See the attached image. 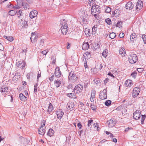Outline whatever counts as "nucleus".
I'll list each match as a JSON object with an SVG mask.
<instances>
[{"mask_svg": "<svg viewBox=\"0 0 146 146\" xmlns=\"http://www.w3.org/2000/svg\"><path fill=\"white\" fill-rule=\"evenodd\" d=\"M140 114L141 112L139 110H136L133 113V117L135 120L139 119L140 117Z\"/></svg>", "mask_w": 146, "mask_h": 146, "instance_id": "6e6552de", "label": "nucleus"}, {"mask_svg": "<svg viewBox=\"0 0 146 146\" xmlns=\"http://www.w3.org/2000/svg\"><path fill=\"white\" fill-rule=\"evenodd\" d=\"M106 141V140H105V139H103V140H102V141H101L100 142V143L102 144V143H103L105 142Z\"/></svg>", "mask_w": 146, "mask_h": 146, "instance_id": "338daca9", "label": "nucleus"}, {"mask_svg": "<svg viewBox=\"0 0 146 146\" xmlns=\"http://www.w3.org/2000/svg\"><path fill=\"white\" fill-rule=\"evenodd\" d=\"M37 14L38 12L37 11L35 10H33L30 13V17L31 19L37 16Z\"/></svg>", "mask_w": 146, "mask_h": 146, "instance_id": "f8f14e48", "label": "nucleus"}, {"mask_svg": "<svg viewBox=\"0 0 146 146\" xmlns=\"http://www.w3.org/2000/svg\"><path fill=\"white\" fill-rule=\"evenodd\" d=\"M109 35V37L111 39H113L116 36L115 34L113 32L110 33Z\"/></svg>", "mask_w": 146, "mask_h": 146, "instance_id": "473e14b6", "label": "nucleus"}, {"mask_svg": "<svg viewBox=\"0 0 146 146\" xmlns=\"http://www.w3.org/2000/svg\"><path fill=\"white\" fill-rule=\"evenodd\" d=\"M103 67V65L102 64H98L97 66V69L100 70Z\"/></svg>", "mask_w": 146, "mask_h": 146, "instance_id": "4c0bfd02", "label": "nucleus"}, {"mask_svg": "<svg viewBox=\"0 0 146 146\" xmlns=\"http://www.w3.org/2000/svg\"><path fill=\"white\" fill-rule=\"evenodd\" d=\"M94 98L95 97L91 96V97L90 98V100L92 102H94Z\"/></svg>", "mask_w": 146, "mask_h": 146, "instance_id": "680f3d73", "label": "nucleus"}, {"mask_svg": "<svg viewBox=\"0 0 146 146\" xmlns=\"http://www.w3.org/2000/svg\"><path fill=\"white\" fill-rule=\"evenodd\" d=\"M56 114L57 117L60 119L62 117L64 114V113L62 111L60 110L59 111H57Z\"/></svg>", "mask_w": 146, "mask_h": 146, "instance_id": "6ab92c4d", "label": "nucleus"}, {"mask_svg": "<svg viewBox=\"0 0 146 146\" xmlns=\"http://www.w3.org/2000/svg\"><path fill=\"white\" fill-rule=\"evenodd\" d=\"M53 110V107L51 103H50L47 110V111L48 113V114H49Z\"/></svg>", "mask_w": 146, "mask_h": 146, "instance_id": "a878e982", "label": "nucleus"}, {"mask_svg": "<svg viewBox=\"0 0 146 146\" xmlns=\"http://www.w3.org/2000/svg\"><path fill=\"white\" fill-rule=\"evenodd\" d=\"M38 84L37 83H36L35 84L34 87V92L35 93H36L37 91V86H38Z\"/></svg>", "mask_w": 146, "mask_h": 146, "instance_id": "a19ab883", "label": "nucleus"}, {"mask_svg": "<svg viewBox=\"0 0 146 146\" xmlns=\"http://www.w3.org/2000/svg\"><path fill=\"white\" fill-rule=\"evenodd\" d=\"M45 130H44L43 127H40L39 128L38 132L39 134L43 135L45 133Z\"/></svg>", "mask_w": 146, "mask_h": 146, "instance_id": "412c9836", "label": "nucleus"}, {"mask_svg": "<svg viewBox=\"0 0 146 146\" xmlns=\"http://www.w3.org/2000/svg\"><path fill=\"white\" fill-rule=\"evenodd\" d=\"M54 74L56 77H60L61 75V72L59 67H57L55 69Z\"/></svg>", "mask_w": 146, "mask_h": 146, "instance_id": "9b49d317", "label": "nucleus"}, {"mask_svg": "<svg viewBox=\"0 0 146 146\" xmlns=\"http://www.w3.org/2000/svg\"><path fill=\"white\" fill-rule=\"evenodd\" d=\"M142 39H143L144 42L145 44H146V35H143L142 36Z\"/></svg>", "mask_w": 146, "mask_h": 146, "instance_id": "a18cd8bd", "label": "nucleus"}, {"mask_svg": "<svg viewBox=\"0 0 146 146\" xmlns=\"http://www.w3.org/2000/svg\"><path fill=\"white\" fill-rule=\"evenodd\" d=\"M105 22L108 25H110L111 24V20L109 18H108L106 19Z\"/></svg>", "mask_w": 146, "mask_h": 146, "instance_id": "58836bf2", "label": "nucleus"}, {"mask_svg": "<svg viewBox=\"0 0 146 146\" xmlns=\"http://www.w3.org/2000/svg\"><path fill=\"white\" fill-rule=\"evenodd\" d=\"M21 7L19 5H16L13 7V8L16 9H19Z\"/></svg>", "mask_w": 146, "mask_h": 146, "instance_id": "13d9d810", "label": "nucleus"}, {"mask_svg": "<svg viewBox=\"0 0 146 146\" xmlns=\"http://www.w3.org/2000/svg\"><path fill=\"white\" fill-rule=\"evenodd\" d=\"M100 98L101 100H104L107 98V91L104 89L103 91H101L100 94Z\"/></svg>", "mask_w": 146, "mask_h": 146, "instance_id": "0eeeda50", "label": "nucleus"}, {"mask_svg": "<svg viewBox=\"0 0 146 146\" xmlns=\"http://www.w3.org/2000/svg\"><path fill=\"white\" fill-rule=\"evenodd\" d=\"M137 72H134L132 73L131 75L132 77H133L134 79L137 76Z\"/></svg>", "mask_w": 146, "mask_h": 146, "instance_id": "37998d69", "label": "nucleus"}, {"mask_svg": "<svg viewBox=\"0 0 146 146\" xmlns=\"http://www.w3.org/2000/svg\"><path fill=\"white\" fill-rule=\"evenodd\" d=\"M3 37L10 42H12L13 40V37L12 36H4Z\"/></svg>", "mask_w": 146, "mask_h": 146, "instance_id": "c85d7f7f", "label": "nucleus"}, {"mask_svg": "<svg viewBox=\"0 0 146 146\" xmlns=\"http://www.w3.org/2000/svg\"><path fill=\"white\" fill-rule=\"evenodd\" d=\"M22 5L25 9H27L29 8V6L28 4L25 2H23Z\"/></svg>", "mask_w": 146, "mask_h": 146, "instance_id": "cd10ccee", "label": "nucleus"}, {"mask_svg": "<svg viewBox=\"0 0 146 146\" xmlns=\"http://www.w3.org/2000/svg\"><path fill=\"white\" fill-rule=\"evenodd\" d=\"M142 0H138L136 5V9L139 10L143 7Z\"/></svg>", "mask_w": 146, "mask_h": 146, "instance_id": "1a4fd4ad", "label": "nucleus"}, {"mask_svg": "<svg viewBox=\"0 0 146 146\" xmlns=\"http://www.w3.org/2000/svg\"><path fill=\"white\" fill-rule=\"evenodd\" d=\"M54 84L56 88L59 87L61 84V82L59 80H55L54 81Z\"/></svg>", "mask_w": 146, "mask_h": 146, "instance_id": "5701e85b", "label": "nucleus"}, {"mask_svg": "<svg viewBox=\"0 0 146 146\" xmlns=\"http://www.w3.org/2000/svg\"><path fill=\"white\" fill-rule=\"evenodd\" d=\"M26 65V64L25 63L24 61H22V62L21 65L22 69L24 68Z\"/></svg>", "mask_w": 146, "mask_h": 146, "instance_id": "de8ad7c7", "label": "nucleus"}, {"mask_svg": "<svg viewBox=\"0 0 146 146\" xmlns=\"http://www.w3.org/2000/svg\"><path fill=\"white\" fill-rule=\"evenodd\" d=\"M91 108L92 110H96V107L94 105H91Z\"/></svg>", "mask_w": 146, "mask_h": 146, "instance_id": "603ef678", "label": "nucleus"}, {"mask_svg": "<svg viewBox=\"0 0 146 146\" xmlns=\"http://www.w3.org/2000/svg\"><path fill=\"white\" fill-rule=\"evenodd\" d=\"M77 126L80 129H81L82 127V125L80 122L78 123Z\"/></svg>", "mask_w": 146, "mask_h": 146, "instance_id": "052dcab7", "label": "nucleus"}, {"mask_svg": "<svg viewBox=\"0 0 146 146\" xmlns=\"http://www.w3.org/2000/svg\"><path fill=\"white\" fill-rule=\"evenodd\" d=\"M93 120L92 119H90V120H89L88 121V127H90L91 125V123L92 122H93Z\"/></svg>", "mask_w": 146, "mask_h": 146, "instance_id": "49530a36", "label": "nucleus"}, {"mask_svg": "<svg viewBox=\"0 0 146 146\" xmlns=\"http://www.w3.org/2000/svg\"><path fill=\"white\" fill-rule=\"evenodd\" d=\"M83 88V86L79 84L75 86L74 88V92L76 94H78L80 92Z\"/></svg>", "mask_w": 146, "mask_h": 146, "instance_id": "423d86ee", "label": "nucleus"}, {"mask_svg": "<svg viewBox=\"0 0 146 146\" xmlns=\"http://www.w3.org/2000/svg\"><path fill=\"white\" fill-rule=\"evenodd\" d=\"M122 22H119L116 25V26L118 27L119 28H120L121 27H122L121 25H122Z\"/></svg>", "mask_w": 146, "mask_h": 146, "instance_id": "ea45409f", "label": "nucleus"}, {"mask_svg": "<svg viewBox=\"0 0 146 146\" xmlns=\"http://www.w3.org/2000/svg\"><path fill=\"white\" fill-rule=\"evenodd\" d=\"M38 38V36L37 35H35V33H32L31 36L30 38L31 41L33 42H35L36 41Z\"/></svg>", "mask_w": 146, "mask_h": 146, "instance_id": "dca6fc26", "label": "nucleus"}, {"mask_svg": "<svg viewBox=\"0 0 146 146\" xmlns=\"http://www.w3.org/2000/svg\"><path fill=\"white\" fill-rule=\"evenodd\" d=\"M98 124V123H96V124L95 123L94 124V129L97 128V127L99 126Z\"/></svg>", "mask_w": 146, "mask_h": 146, "instance_id": "0e129e2a", "label": "nucleus"}, {"mask_svg": "<svg viewBox=\"0 0 146 146\" xmlns=\"http://www.w3.org/2000/svg\"><path fill=\"white\" fill-rule=\"evenodd\" d=\"M143 69L142 68H138L137 69V71L139 72H141L143 71Z\"/></svg>", "mask_w": 146, "mask_h": 146, "instance_id": "4d7b16f0", "label": "nucleus"}, {"mask_svg": "<svg viewBox=\"0 0 146 146\" xmlns=\"http://www.w3.org/2000/svg\"><path fill=\"white\" fill-rule=\"evenodd\" d=\"M68 79L72 81L73 82H75L78 79L77 76L73 72H70Z\"/></svg>", "mask_w": 146, "mask_h": 146, "instance_id": "20e7f679", "label": "nucleus"}, {"mask_svg": "<svg viewBox=\"0 0 146 146\" xmlns=\"http://www.w3.org/2000/svg\"><path fill=\"white\" fill-rule=\"evenodd\" d=\"M111 9L109 7H106L105 8V11L106 13H109L111 12Z\"/></svg>", "mask_w": 146, "mask_h": 146, "instance_id": "c9c22d12", "label": "nucleus"}, {"mask_svg": "<svg viewBox=\"0 0 146 146\" xmlns=\"http://www.w3.org/2000/svg\"><path fill=\"white\" fill-rule=\"evenodd\" d=\"M22 61H19L18 62H17L16 64V66H17V68H18L19 66H21L22 63Z\"/></svg>", "mask_w": 146, "mask_h": 146, "instance_id": "79ce46f5", "label": "nucleus"}, {"mask_svg": "<svg viewBox=\"0 0 146 146\" xmlns=\"http://www.w3.org/2000/svg\"><path fill=\"white\" fill-rule=\"evenodd\" d=\"M133 6L134 5L132 3L131 1H129L126 5V9L129 10L133 8Z\"/></svg>", "mask_w": 146, "mask_h": 146, "instance_id": "4468645a", "label": "nucleus"}, {"mask_svg": "<svg viewBox=\"0 0 146 146\" xmlns=\"http://www.w3.org/2000/svg\"><path fill=\"white\" fill-rule=\"evenodd\" d=\"M91 57L90 53L89 52H87L84 53L83 55V60L85 59V60H87Z\"/></svg>", "mask_w": 146, "mask_h": 146, "instance_id": "ddd939ff", "label": "nucleus"}, {"mask_svg": "<svg viewBox=\"0 0 146 146\" xmlns=\"http://www.w3.org/2000/svg\"><path fill=\"white\" fill-rule=\"evenodd\" d=\"M65 20H62L60 22L61 25V31L62 34L65 35L68 32V27L65 21Z\"/></svg>", "mask_w": 146, "mask_h": 146, "instance_id": "f257e3e1", "label": "nucleus"}, {"mask_svg": "<svg viewBox=\"0 0 146 146\" xmlns=\"http://www.w3.org/2000/svg\"><path fill=\"white\" fill-rule=\"evenodd\" d=\"M1 92L3 94L7 93L8 92V89L7 87L2 86L0 89Z\"/></svg>", "mask_w": 146, "mask_h": 146, "instance_id": "2eb2a0df", "label": "nucleus"}, {"mask_svg": "<svg viewBox=\"0 0 146 146\" xmlns=\"http://www.w3.org/2000/svg\"><path fill=\"white\" fill-rule=\"evenodd\" d=\"M141 115H142L141 123L142 124H143L144 123V121L145 120L146 117V115H141Z\"/></svg>", "mask_w": 146, "mask_h": 146, "instance_id": "f704fd0d", "label": "nucleus"}, {"mask_svg": "<svg viewBox=\"0 0 146 146\" xmlns=\"http://www.w3.org/2000/svg\"><path fill=\"white\" fill-rule=\"evenodd\" d=\"M89 45L88 42L84 43L83 44L82 48L84 50H86L89 48Z\"/></svg>", "mask_w": 146, "mask_h": 146, "instance_id": "aec40b11", "label": "nucleus"}, {"mask_svg": "<svg viewBox=\"0 0 146 146\" xmlns=\"http://www.w3.org/2000/svg\"><path fill=\"white\" fill-rule=\"evenodd\" d=\"M70 44L69 43L67 42L66 46L67 48V49H69L70 48Z\"/></svg>", "mask_w": 146, "mask_h": 146, "instance_id": "774afa93", "label": "nucleus"}, {"mask_svg": "<svg viewBox=\"0 0 146 146\" xmlns=\"http://www.w3.org/2000/svg\"><path fill=\"white\" fill-rule=\"evenodd\" d=\"M96 95V91L94 90H92L91 91V96L95 97Z\"/></svg>", "mask_w": 146, "mask_h": 146, "instance_id": "c03bdc74", "label": "nucleus"}, {"mask_svg": "<svg viewBox=\"0 0 146 146\" xmlns=\"http://www.w3.org/2000/svg\"><path fill=\"white\" fill-rule=\"evenodd\" d=\"M17 13V12L16 11L14 10H10L9 11V15L11 16H13L15 15Z\"/></svg>", "mask_w": 146, "mask_h": 146, "instance_id": "c756f323", "label": "nucleus"}, {"mask_svg": "<svg viewBox=\"0 0 146 146\" xmlns=\"http://www.w3.org/2000/svg\"><path fill=\"white\" fill-rule=\"evenodd\" d=\"M92 72L94 74H96L97 73V69L95 68H92L91 69Z\"/></svg>", "mask_w": 146, "mask_h": 146, "instance_id": "09e8293b", "label": "nucleus"}, {"mask_svg": "<svg viewBox=\"0 0 146 146\" xmlns=\"http://www.w3.org/2000/svg\"><path fill=\"white\" fill-rule=\"evenodd\" d=\"M73 105L70 103H68L67 105V108L68 110H71L73 108Z\"/></svg>", "mask_w": 146, "mask_h": 146, "instance_id": "72a5a7b5", "label": "nucleus"}, {"mask_svg": "<svg viewBox=\"0 0 146 146\" xmlns=\"http://www.w3.org/2000/svg\"><path fill=\"white\" fill-rule=\"evenodd\" d=\"M54 76V75H53L52 76L50 77L49 79L50 81H52L53 79V77Z\"/></svg>", "mask_w": 146, "mask_h": 146, "instance_id": "e2e57ef3", "label": "nucleus"}, {"mask_svg": "<svg viewBox=\"0 0 146 146\" xmlns=\"http://www.w3.org/2000/svg\"><path fill=\"white\" fill-rule=\"evenodd\" d=\"M109 80V79H108V78H106L105 79V80H104V84H106L108 82Z\"/></svg>", "mask_w": 146, "mask_h": 146, "instance_id": "bf43d9fd", "label": "nucleus"}, {"mask_svg": "<svg viewBox=\"0 0 146 146\" xmlns=\"http://www.w3.org/2000/svg\"><path fill=\"white\" fill-rule=\"evenodd\" d=\"M91 13L95 17L100 13V8L98 5L93 6L91 9Z\"/></svg>", "mask_w": 146, "mask_h": 146, "instance_id": "f03ea898", "label": "nucleus"}, {"mask_svg": "<svg viewBox=\"0 0 146 146\" xmlns=\"http://www.w3.org/2000/svg\"><path fill=\"white\" fill-rule=\"evenodd\" d=\"M0 50L3 51L4 50V48L3 46L2 45L0 42Z\"/></svg>", "mask_w": 146, "mask_h": 146, "instance_id": "5fc2aeb1", "label": "nucleus"}, {"mask_svg": "<svg viewBox=\"0 0 146 146\" xmlns=\"http://www.w3.org/2000/svg\"><path fill=\"white\" fill-rule=\"evenodd\" d=\"M108 124V126L111 127L114 126L116 123L115 120L114 119H111L107 121Z\"/></svg>", "mask_w": 146, "mask_h": 146, "instance_id": "9d476101", "label": "nucleus"}, {"mask_svg": "<svg viewBox=\"0 0 146 146\" xmlns=\"http://www.w3.org/2000/svg\"><path fill=\"white\" fill-rule=\"evenodd\" d=\"M97 30V26L96 25L93 26L92 29V35H95Z\"/></svg>", "mask_w": 146, "mask_h": 146, "instance_id": "393cba45", "label": "nucleus"}, {"mask_svg": "<svg viewBox=\"0 0 146 146\" xmlns=\"http://www.w3.org/2000/svg\"><path fill=\"white\" fill-rule=\"evenodd\" d=\"M46 120H43L42 122L41 123V126L40 127H43L45 125Z\"/></svg>", "mask_w": 146, "mask_h": 146, "instance_id": "8fccbe9b", "label": "nucleus"}, {"mask_svg": "<svg viewBox=\"0 0 146 146\" xmlns=\"http://www.w3.org/2000/svg\"><path fill=\"white\" fill-rule=\"evenodd\" d=\"M108 75L109 76H111V77H112L113 78H114V76L111 72L108 73Z\"/></svg>", "mask_w": 146, "mask_h": 146, "instance_id": "69168bd1", "label": "nucleus"}, {"mask_svg": "<svg viewBox=\"0 0 146 146\" xmlns=\"http://www.w3.org/2000/svg\"><path fill=\"white\" fill-rule=\"evenodd\" d=\"M21 13L22 11L21 10L19 11L18 12L17 15H18V17H20Z\"/></svg>", "mask_w": 146, "mask_h": 146, "instance_id": "6e6d98bb", "label": "nucleus"}, {"mask_svg": "<svg viewBox=\"0 0 146 146\" xmlns=\"http://www.w3.org/2000/svg\"><path fill=\"white\" fill-rule=\"evenodd\" d=\"M137 37V35L135 33H133L131 35L130 37V40L132 42H134V41L136 40V38Z\"/></svg>", "mask_w": 146, "mask_h": 146, "instance_id": "a211bd4d", "label": "nucleus"}, {"mask_svg": "<svg viewBox=\"0 0 146 146\" xmlns=\"http://www.w3.org/2000/svg\"><path fill=\"white\" fill-rule=\"evenodd\" d=\"M128 59L130 63L134 64L138 60L136 54H132L129 56Z\"/></svg>", "mask_w": 146, "mask_h": 146, "instance_id": "7ed1b4c3", "label": "nucleus"}, {"mask_svg": "<svg viewBox=\"0 0 146 146\" xmlns=\"http://www.w3.org/2000/svg\"><path fill=\"white\" fill-rule=\"evenodd\" d=\"M120 13V11L118 9H115L113 13V16L115 17H118V15Z\"/></svg>", "mask_w": 146, "mask_h": 146, "instance_id": "b1692460", "label": "nucleus"}, {"mask_svg": "<svg viewBox=\"0 0 146 146\" xmlns=\"http://www.w3.org/2000/svg\"><path fill=\"white\" fill-rule=\"evenodd\" d=\"M67 96L71 98H76V96L74 95V94L72 93H70L67 94Z\"/></svg>", "mask_w": 146, "mask_h": 146, "instance_id": "2f4dec72", "label": "nucleus"}, {"mask_svg": "<svg viewBox=\"0 0 146 146\" xmlns=\"http://www.w3.org/2000/svg\"><path fill=\"white\" fill-rule=\"evenodd\" d=\"M119 54L122 57H124L126 55L125 50L123 48H122L120 49Z\"/></svg>", "mask_w": 146, "mask_h": 146, "instance_id": "f3484780", "label": "nucleus"}, {"mask_svg": "<svg viewBox=\"0 0 146 146\" xmlns=\"http://www.w3.org/2000/svg\"><path fill=\"white\" fill-rule=\"evenodd\" d=\"M48 51L47 50H44L41 53L42 54L46 55L48 53Z\"/></svg>", "mask_w": 146, "mask_h": 146, "instance_id": "3c124183", "label": "nucleus"}, {"mask_svg": "<svg viewBox=\"0 0 146 146\" xmlns=\"http://www.w3.org/2000/svg\"><path fill=\"white\" fill-rule=\"evenodd\" d=\"M124 34L123 33H120L119 35V37L120 38H123L124 37Z\"/></svg>", "mask_w": 146, "mask_h": 146, "instance_id": "864d4df0", "label": "nucleus"}, {"mask_svg": "<svg viewBox=\"0 0 146 146\" xmlns=\"http://www.w3.org/2000/svg\"><path fill=\"white\" fill-rule=\"evenodd\" d=\"M111 102V100H108L106 101V102L105 103V104L106 106H108L110 105Z\"/></svg>", "mask_w": 146, "mask_h": 146, "instance_id": "e433bc0d", "label": "nucleus"}, {"mask_svg": "<svg viewBox=\"0 0 146 146\" xmlns=\"http://www.w3.org/2000/svg\"><path fill=\"white\" fill-rule=\"evenodd\" d=\"M108 50L107 49H105L102 53V55L105 58H106L108 55Z\"/></svg>", "mask_w": 146, "mask_h": 146, "instance_id": "7c9ffc66", "label": "nucleus"}, {"mask_svg": "<svg viewBox=\"0 0 146 146\" xmlns=\"http://www.w3.org/2000/svg\"><path fill=\"white\" fill-rule=\"evenodd\" d=\"M19 97L20 99L23 101H25L27 100V98L24 96L22 93H20L19 94Z\"/></svg>", "mask_w": 146, "mask_h": 146, "instance_id": "4be33fe9", "label": "nucleus"}, {"mask_svg": "<svg viewBox=\"0 0 146 146\" xmlns=\"http://www.w3.org/2000/svg\"><path fill=\"white\" fill-rule=\"evenodd\" d=\"M140 92V88L139 87H135L134 88L133 91L132 96L133 97L135 98L137 97L139 94Z\"/></svg>", "mask_w": 146, "mask_h": 146, "instance_id": "39448f33", "label": "nucleus"}, {"mask_svg": "<svg viewBox=\"0 0 146 146\" xmlns=\"http://www.w3.org/2000/svg\"><path fill=\"white\" fill-rule=\"evenodd\" d=\"M54 131L52 129H50L48 131L47 133V135L48 136L51 137L54 134Z\"/></svg>", "mask_w": 146, "mask_h": 146, "instance_id": "bb28decb", "label": "nucleus"}]
</instances>
